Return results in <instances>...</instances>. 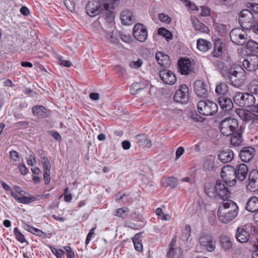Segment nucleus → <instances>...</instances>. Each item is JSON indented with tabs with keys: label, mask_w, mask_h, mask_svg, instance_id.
<instances>
[{
	"label": "nucleus",
	"mask_w": 258,
	"mask_h": 258,
	"mask_svg": "<svg viewBox=\"0 0 258 258\" xmlns=\"http://www.w3.org/2000/svg\"><path fill=\"white\" fill-rule=\"evenodd\" d=\"M43 172H50L51 165L49 161L46 157L41 158Z\"/></svg>",
	"instance_id": "obj_43"
},
{
	"label": "nucleus",
	"mask_w": 258,
	"mask_h": 258,
	"mask_svg": "<svg viewBox=\"0 0 258 258\" xmlns=\"http://www.w3.org/2000/svg\"><path fill=\"white\" fill-rule=\"evenodd\" d=\"M143 61L141 59H138L137 60L132 61L130 62V68L134 69H137L140 68L143 64Z\"/></svg>",
	"instance_id": "obj_46"
},
{
	"label": "nucleus",
	"mask_w": 258,
	"mask_h": 258,
	"mask_svg": "<svg viewBox=\"0 0 258 258\" xmlns=\"http://www.w3.org/2000/svg\"><path fill=\"white\" fill-rule=\"evenodd\" d=\"M23 228L27 231L32 233V234L33 233L34 231V230L36 228L35 227H33L27 224H26L25 223L24 225H23Z\"/></svg>",
	"instance_id": "obj_64"
},
{
	"label": "nucleus",
	"mask_w": 258,
	"mask_h": 258,
	"mask_svg": "<svg viewBox=\"0 0 258 258\" xmlns=\"http://www.w3.org/2000/svg\"><path fill=\"white\" fill-rule=\"evenodd\" d=\"M32 112L34 115L44 117L47 116L46 109L42 106H35L32 108Z\"/></svg>",
	"instance_id": "obj_33"
},
{
	"label": "nucleus",
	"mask_w": 258,
	"mask_h": 258,
	"mask_svg": "<svg viewBox=\"0 0 258 258\" xmlns=\"http://www.w3.org/2000/svg\"><path fill=\"white\" fill-rule=\"evenodd\" d=\"M226 26L222 24H218L216 25V28L218 33L221 35L224 36L226 33Z\"/></svg>",
	"instance_id": "obj_48"
},
{
	"label": "nucleus",
	"mask_w": 258,
	"mask_h": 258,
	"mask_svg": "<svg viewBox=\"0 0 258 258\" xmlns=\"http://www.w3.org/2000/svg\"><path fill=\"white\" fill-rule=\"evenodd\" d=\"M225 47V44L219 38L215 39L214 50L212 52L214 57H219L221 56L223 52V49Z\"/></svg>",
	"instance_id": "obj_30"
},
{
	"label": "nucleus",
	"mask_w": 258,
	"mask_h": 258,
	"mask_svg": "<svg viewBox=\"0 0 258 258\" xmlns=\"http://www.w3.org/2000/svg\"><path fill=\"white\" fill-rule=\"evenodd\" d=\"M18 168L21 173L23 175H26L27 173V169L24 164H20Z\"/></svg>",
	"instance_id": "obj_58"
},
{
	"label": "nucleus",
	"mask_w": 258,
	"mask_h": 258,
	"mask_svg": "<svg viewBox=\"0 0 258 258\" xmlns=\"http://www.w3.org/2000/svg\"><path fill=\"white\" fill-rule=\"evenodd\" d=\"M191 21L193 26L196 31H199L200 32L208 33L209 32V29L204 24L200 22L199 20L195 17L191 18Z\"/></svg>",
	"instance_id": "obj_28"
},
{
	"label": "nucleus",
	"mask_w": 258,
	"mask_h": 258,
	"mask_svg": "<svg viewBox=\"0 0 258 258\" xmlns=\"http://www.w3.org/2000/svg\"><path fill=\"white\" fill-rule=\"evenodd\" d=\"M27 163L30 166L34 165L36 163V159L33 155H31L29 156L27 160Z\"/></svg>",
	"instance_id": "obj_62"
},
{
	"label": "nucleus",
	"mask_w": 258,
	"mask_h": 258,
	"mask_svg": "<svg viewBox=\"0 0 258 258\" xmlns=\"http://www.w3.org/2000/svg\"><path fill=\"white\" fill-rule=\"evenodd\" d=\"M184 149L183 147H179L176 151V159H178L183 154Z\"/></svg>",
	"instance_id": "obj_59"
},
{
	"label": "nucleus",
	"mask_w": 258,
	"mask_h": 258,
	"mask_svg": "<svg viewBox=\"0 0 258 258\" xmlns=\"http://www.w3.org/2000/svg\"><path fill=\"white\" fill-rule=\"evenodd\" d=\"M179 72L182 75H187L192 72L191 62L189 59L179 60Z\"/></svg>",
	"instance_id": "obj_25"
},
{
	"label": "nucleus",
	"mask_w": 258,
	"mask_h": 258,
	"mask_svg": "<svg viewBox=\"0 0 258 258\" xmlns=\"http://www.w3.org/2000/svg\"><path fill=\"white\" fill-rule=\"evenodd\" d=\"M249 182L247 185V189L253 191L258 189V172L252 171L249 175Z\"/></svg>",
	"instance_id": "obj_22"
},
{
	"label": "nucleus",
	"mask_w": 258,
	"mask_h": 258,
	"mask_svg": "<svg viewBox=\"0 0 258 258\" xmlns=\"http://www.w3.org/2000/svg\"><path fill=\"white\" fill-rule=\"evenodd\" d=\"M248 229L250 230L252 234H255V227L251 224L246 225L245 229L242 227H238L237 229L235 237L238 242L243 243L248 241L250 235Z\"/></svg>",
	"instance_id": "obj_10"
},
{
	"label": "nucleus",
	"mask_w": 258,
	"mask_h": 258,
	"mask_svg": "<svg viewBox=\"0 0 258 258\" xmlns=\"http://www.w3.org/2000/svg\"><path fill=\"white\" fill-rule=\"evenodd\" d=\"M120 0H98L88 2L86 6V13L91 17L98 15H112L115 7L119 4Z\"/></svg>",
	"instance_id": "obj_2"
},
{
	"label": "nucleus",
	"mask_w": 258,
	"mask_h": 258,
	"mask_svg": "<svg viewBox=\"0 0 258 258\" xmlns=\"http://www.w3.org/2000/svg\"><path fill=\"white\" fill-rule=\"evenodd\" d=\"M136 142L140 146L143 147L150 148L151 147V141L146 135L140 134L136 136Z\"/></svg>",
	"instance_id": "obj_29"
},
{
	"label": "nucleus",
	"mask_w": 258,
	"mask_h": 258,
	"mask_svg": "<svg viewBox=\"0 0 258 258\" xmlns=\"http://www.w3.org/2000/svg\"><path fill=\"white\" fill-rule=\"evenodd\" d=\"M155 58L161 66L165 68H168L170 66L171 62L168 55L165 54L162 52L158 51L155 55Z\"/></svg>",
	"instance_id": "obj_26"
},
{
	"label": "nucleus",
	"mask_w": 258,
	"mask_h": 258,
	"mask_svg": "<svg viewBox=\"0 0 258 258\" xmlns=\"http://www.w3.org/2000/svg\"><path fill=\"white\" fill-rule=\"evenodd\" d=\"M239 208L235 202L229 200L219 205L218 209V217L219 221L224 224L232 221L237 216Z\"/></svg>",
	"instance_id": "obj_4"
},
{
	"label": "nucleus",
	"mask_w": 258,
	"mask_h": 258,
	"mask_svg": "<svg viewBox=\"0 0 258 258\" xmlns=\"http://www.w3.org/2000/svg\"><path fill=\"white\" fill-rule=\"evenodd\" d=\"M242 66L249 72H254L258 69V55L248 56L242 61Z\"/></svg>",
	"instance_id": "obj_16"
},
{
	"label": "nucleus",
	"mask_w": 258,
	"mask_h": 258,
	"mask_svg": "<svg viewBox=\"0 0 258 258\" xmlns=\"http://www.w3.org/2000/svg\"><path fill=\"white\" fill-rule=\"evenodd\" d=\"M120 18L122 24L124 25H131L136 21V18L133 12L127 9L121 12Z\"/></svg>",
	"instance_id": "obj_20"
},
{
	"label": "nucleus",
	"mask_w": 258,
	"mask_h": 258,
	"mask_svg": "<svg viewBox=\"0 0 258 258\" xmlns=\"http://www.w3.org/2000/svg\"><path fill=\"white\" fill-rule=\"evenodd\" d=\"M36 200H38V199L34 197L23 196L20 197V198L18 199V202L19 203L24 204H28Z\"/></svg>",
	"instance_id": "obj_40"
},
{
	"label": "nucleus",
	"mask_w": 258,
	"mask_h": 258,
	"mask_svg": "<svg viewBox=\"0 0 258 258\" xmlns=\"http://www.w3.org/2000/svg\"><path fill=\"white\" fill-rule=\"evenodd\" d=\"M167 184L171 187L174 188L176 186V179L173 177H170L167 179Z\"/></svg>",
	"instance_id": "obj_53"
},
{
	"label": "nucleus",
	"mask_w": 258,
	"mask_h": 258,
	"mask_svg": "<svg viewBox=\"0 0 258 258\" xmlns=\"http://www.w3.org/2000/svg\"><path fill=\"white\" fill-rule=\"evenodd\" d=\"M215 67L220 72L222 77L228 80L231 85L235 87H239L244 85L246 80V74L241 67H234L229 69L221 60L215 61Z\"/></svg>",
	"instance_id": "obj_1"
},
{
	"label": "nucleus",
	"mask_w": 258,
	"mask_h": 258,
	"mask_svg": "<svg viewBox=\"0 0 258 258\" xmlns=\"http://www.w3.org/2000/svg\"><path fill=\"white\" fill-rule=\"evenodd\" d=\"M236 113L240 118L243 120L248 122L251 120L252 125L258 132V116L251 112L244 109H239L237 110Z\"/></svg>",
	"instance_id": "obj_11"
},
{
	"label": "nucleus",
	"mask_w": 258,
	"mask_h": 258,
	"mask_svg": "<svg viewBox=\"0 0 258 258\" xmlns=\"http://www.w3.org/2000/svg\"><path fill=\"white\" fill-rule=\"evenodd\" d=\"M245 208L250 212H258V198L256 197H250L247 201Z\"/></svg>",
	"instance_id": "obj_27"
},
{
	"label": "nucleus",
	"mask_w": 258,
	"mask_h": 258,
	"mask_svg": "<svg viewBox=\"0 0 258 258\" xmlns=\"http://www.w3.org/2000/svg\"><path fill=\"white\" fill-rule=\"evenodd\" d=\"M226 185L228 184L225 181L223 182L217 180L215 186V191L223 202L228 200V199L230 198L231 194Z\"/></svg>",
	"instance_id": "obj_12"
},
{
	"label": "nucleus",
	"mask_w": 258,
	"mask_h": 258,
	"mask_svg": "<svg viewBox=\"0 0 258 258\" xmlns=\"http://www.w3.org/2000/svg\"><path fill=\"white\" fill-rule=\"evenodd\" d=\"M199 241L200 245L204 247L208 251H213L215 249V243L210 234L202 233Z\"/></svg>",
	"instance_id": "obj_15"
},
{
	"label": "nucleus",
	"mask_w": 258,
	"mask_h": 258,
	"mask_svg": "<svg viewBox=\"0 0 258 258\" xmlns=\"http://www.w3.org/2000/svg\"><path fill=\"white\" fill-rule=\"evenodd\" d=\"M239 23L243 29H251L254 23V17L252 13L248 9L241 11L239 16Z\"/></svg>",
	"instance_id": "obj_8"
},
{
	"label": "nucleus",
	"mask_w": 258,
	"mask_h": 258,
	"mask_svg": "<svg viewBox=\"0 0 258 258\" xmlns=\"http://www.w3.org/2000/svg\"><path fill=\"white\" fill-rule=\"evenodd\" d=\"M246 47L249 51L258 53V43L255 41L253 40L247 41Z\"/></svg>",
	"instance_id": "obj_39"
},
{
	"label": "nucleus",
	"mask_w": 258,
	"mask_h": 258,
	"mask_svg": "<svg viewBox=\"0 0 258 258\" xmlns=\"http://www.w3.org/2000/svg\"><path fill=\"white\" fill-rule=\"evenodd\" d=\"M244 29L240 28L233 29L229 34L232 42L238 45H242L247 41V34Z\"/></svg>",
	"instance_id": "obj_9"
},
{
	"label": "nucleus",
	"mask_w": 258,
	"mask_h": 258,
	"mask_svg": "<svg viewBox=\"0 0 258 258\" xmlns=\"http://www.w3.org/2000/svg\"><path fill=\"white\" fill-rule=\"evenodd\" d=\"M158 33L159 35L163 36L167 39H171L172 34L171 32L164 28H159Z\"/></svg>",
	"instance_id": "obj_42"
},
{
	"label": "nucleus",
	"mask_w": 258,
	"mask_h": 258,
	"mask_svg": "<svg viewBox=\"0 0 258 258\" xmlns=\"http://www.w3.org/2000/svg\"><path fill=\"white\" fill-rule=\"evenodd\" d=\"M238 123L237 119L227 117L221 121L219 129L221 134L225 136H230L238 128Z\"/></svg>",
	"instance_id": "obj_6"
},
{
	"label": "nucleus",
	"mask_w": 258,
	"mask_h": 258,
	"mask_svg": "<svg viewBox=\"0 0 258 258\" xmlns=\"http://www.w3.org/2000/svg\"><path fill=\"white\" fill-rule=\"evenodd\" d=\"M189 98L188 88L185 84H182L179 88L176 91L174 100L175 102L185 103H186Z\"/></svg>",
	"instance_id": "obj_13"
},
{
	"label": "nucleus",
	"mask_w": 258,
	"mask_h": 258,
	"mask_svg": "<svg viewBox=\"0 0 258 258\" xmlns=\"http://www.w3.org/2000/svg\"><path fill=\"white\" fill-rule=\"evenodd\" d=\"M198 112L205 116L213 115L218 111L217 104L210 100L200 101L197 104Z\"/></svg>",
	"instance_id": "obj_7"
},
{
	"label": "nucleus",
	"mask_w": 258,
	"mask_h": 258,
	"mask_svg": "<svg viewBox=\"0 0 258 258\" xmlns=\"http://www.w3.org/2000/svg\"><path fill=\"white\" fill-rule=\"evenodd\" d=\"M50 172H43V179L45 184H48L50 181Z\"/></svg>",
	"instance_id": "obj_57"
},
{
	"label": "nucleus",
	"mask_w": 258,
	"mask_h": 258,
	"mask_svg": "<svg viewBox=\"0 0 258 258\" xmlns=\"http://www.w3.org/2000/svg\"><path fill=\"white\" fill-rule=\"evenodd\" d=\"M144 84L141 83H133L130 87V91L133 94H138L141 90H143Z\"/></svg>",
	"instance_id": "obj_38"
},
{
	"label": "nucleus",
	"mask_w": 258,
	"mask_h": 258,
	"mask_svg": "<svg viewBox=\"0 0 258 258\" xmlns=\"http://www.w3.org/2000/svg\"><path fill=\"white\" fill-rule=\"evenodd\" d=\"M255 150L252 147H243L239 153V157L242 161L244 162H249L254 157Z\"/></svg>",
	"instance_id": "obj_18"
},
{
	"label": "nucleus",
	"mask_w": 258,
	"mask_h": 258,
	"mask_svg": "<svg viewBox=\"0 0 258 258\" xmlns=\"http://www.w3.org/2000/svg\"><path fill=\"white\" fill-rule=\"evenodd\" d=\"M248 172L246 164H238L235 167L232 166H225L222 168L221 175L223 180L230 186H234L237 180L241 182L245 179Z\"/></svg>",
	"instance_id": "obj_3"
},
{
	"label": "nucleus",
	"mask_w": 258,
	"mask_h": 258,
	"mask_svg": "<svg viewBox=\"0 0 258 258\" xmlns=\"http://www.w3.org/2000/svg\"><path fill=\"white\" fill-rule=\"evenodd\" d=\"M228 90V85L224 83L221 82L216 85L215 92L216 94L224 96L227 94Z\"/></svg>",
	"instance_id": "obj_35"
},
{
	"label": "nucleus",
	"mask_w": 258,
	"mask_h": 258,
	"mask_svg": "<svg viewBox=\"0 0 258 258\" xmlns=\"http://www.w3.org/2000/svg\"><path fill=\"white\" fill-rule=\"evenodd\" d=\"M234 157L233 151L229 149L221 151L218 155L219 161L223 163H227L232 161Z\"/></svg>",
	"instance_id": "obj_23"
},
{
	"label": "nucleus",
	"mask_w": 258,
	"mask_h": 258,
	"mask_svg": "<svg viewBox=\"0 0 258 258\" xmlns=\"http://www.w3.org/2000/svg\"><path fill=\"white\" fill-rule=\"evenodd\" d=\"M133 35L135 38L141 42H145L148 37V33L146 26L138 23L134 26Z\"/></svg>",
	"instance_id": "obj_14"
},
{
	"label": "nucleus",
	"mask_w": 258,
	"mask_h": 258,
	"mask_svg": "<svg viewBox=\"0 0 258 258\" xmlns=\"http://www.w3.org/2000/svg\"><path fill=\"white\" fill-rule=\"evenodd\" d=\"M194 91L196 95L200 97L206 98L209 94V87L202 80H197L194 83Z\"/></svg>",
	"instance_id": "obj_17"
},
{
	"label": "nucleus",
	"mask_w": 258,
	"mask_h": 258,
	"mask_svg": "<svg viewBox=\"0 0 258 258\" xmlns=\"http://www.w3.org/2000/svg\"><path fill=\"white\" fill-rule=\"evenodd\" d=\"M197 48L201 51L205 52L212 47V43L204 39H199L197 42Z\"/></svg>",
	"instance_id": "obj_31"
},
{
	"label": "nucleus",
	"mask_w": 258,
	"mask_h": 258,
	"mask_svg": "<svg viewBox=\"0 0 258 258\" xmlns=\"http://www.w3.org/2000/svg\"><path fill=\"white\" fill-rule=\"evenodd\" d=\"M158 18L160 20L163 22L169 24L171 22V18L167 15L163 13H161L158 15Z\"/></svg>",
	"instance_id": "obj_49"
},
{
	"label": "nucleus",
	"mask_w": 258,
	"mask_h": 258,
	"mask_svg": "<svg viewBox=\"0 0 258 258\" xmlns=\"http://www.w3.org/2000/svg\"><path fill=\"white\" fill-rule=\"evenodd\" d=\"M115 70L119 73L121 75H123L125 72V69L120 65H117L114 67Z\"/></svg>",
	"instance_id": "obj_63"
},
{
	"label": "nucleus",
	"mask_w": 258,
	"mask_h": 258,
	"mask_svg": "<svg viewBox=\"0 0 258 258\" xmlns=\"http://www.w3.org/2000/svg\"><path fill=\"white\" fill-rule=\"evenodd\" d=\"M133 242L134 244L135 248L138 251H141L142 250L143 246L141 242H140L139 240V237L137 235H136L135 237L133 238Z\"/></svg>",
	"instance_id": "obj_45"
},
{
	"label": "nucleus",
	"mask_w": 258,
	"mask_h": 258,
	"mask_svg": "<svg viewBox=\"0 0 258 258\" xmlns=\"http://www.w3.org/2000/svg\"><path fill=\"white\" fill-rule=\"evenodd\" d=\"M99 34L104 39L109 40L111 43H115L117 41V39L114 37L113 32H108L101 28L99 31Z\"/></svg>",
	"instance_id": "obj_32"
},
{
	"label": "nucleus",
	"mask_w": 258,
	"mask_h": 258,
	"mask_svg": "<svg viewBox=\"0 0 258 258\" xmlns=\"http://www.w3.org/2000/svg\"><path fill=\"white\" fill-rule=\"evenodd\" d=\"M14 233L17 239L21 243H24L26 241L24 235L19 230L17 227L14 228Z\"/></svg>",
	"instance_id": "obj_44"
},
{
	"label": "nucleus",
	"mask_w": 258,
	"mask_h": 258,
	"mask_svg": "<svg viewBox=\"0 0 258 258\" xmlns=\"http://www.w3.org/2000/svg\"><path fill=\"white\" fill-rule=\"evenodd\" d=\"M217 102L221 108L225 111H230L233 108V103L232 100L224 96L218 97Z\"/></svg>",
	"instance_id": "obj_24"
},
{
	"label": "nucleus",
	"mask_w": 258,
	"mask_h": 258,
	"mask_svg": "<svg viewBox=\"0 0 258 258\" xmlns=\"http://www.w3.org/2000/svg\"><path fill=\"white\" fill-rule=\"evenodd\" d=\"M64 249L67 252V258H74L75 253L72 250L71 247L69 246H64Z\"/></svg>",
	"instance_id": "obj_52"
},
{
	"label": "nucleus",
	"mask_w": 258,
	"mask_h": 258,
	"mask_svg": "<svg viewBox=\"0 0 258 258\" xmlns=\"http://www.w3.org/2000/svg\"><path fill=\"white\" fill-rule=\"evenodd\" d=\"M233 101L239 107L251 108L255 102V98L250 93L238 92L233 97Z\"/></svg>",
	"instance_id": "obj_5"
},
{
	"label": "nucleus",
	"mask_w": 258,
	"mask_h": 258,
	"mask_svg": "<svg viewBox=\"0 0 258 258\" xmlns=\"http://www.w3.org/2000/svg\"><path fill=\"white\" fill-rule=\"evenodd\" d=\"M159 76L162 81L165 84L168 85H173L176 81V78L174 74L168 70H163L160 71Z\"/></svg>",
	"instance_id": "obj_19"
},
{
	"label": "nucleus",
	"mask_w": 258,
	"mask_h": 258,
	"mask_svg": "<svg viewBox=\"0 0 258 258\" xmlns=\"http://www.w3.org/2000/svg\"><path fill=\"white\" fill-rule=\"evenodd\" d=\"M64 4L67 7V8L70 11L73 12L75 11V5L73 3H72L71 1L69 0H64Z\"/></svg>",
	"instance_id": "obj_54"
},
{
	"label": "nucleus",
	"mask_w": 258,
	"mask_h": 258,
	"mask_svg": "<svg viewBox=\"0 0 258 258\" xmlns=\"http://www.w3.org/2000/svg\"><path fill=\"white\" fill-rule=\"evenodd\" d=\"M215 188L213 187H210V188H205V192L207 196H208L210 197H212L214 196V191Z\"/></svg>",
	"instance_id": "obj_61"
},
{
	"label": "nucleus",
	"mask_w": 258,
	"mask_h": 258,
	"mask_svg": "<svg viewBox=\"0 0 258 258\" xmlns=\"http://www.w3.org/2000/svg\"><path fill=\"white\" fill-rule=\"evenodd\" d=\"M244 131V127L239 126L236 132H234L230 139L231 144L234 146H239L241 145L243 142L242 134Z\"/></svg>",
	"instance_id": "obj_21"
},
{
	"label": "nucleus",
	"mask_w": 258,
	"mask_h": 258,
	"mask_svg": "<svg viewBox=\"0 0 258 258\" xmlns=\"http://www.w3.org/2000/svg\"><path fill=\"white\" fill-rule=\"evenodd\" d=\"M210 12L208 8L201 7V15L204 17L208 16L210 15Z\"/></svg>",
	"instance_id": "obj_60"
},
{
	"label": "nucleus",
	"mask_w": 258,
	"mask_h": 258,
	"mask_svg": "<svg viewBox=\"0 0 258 258\" xmlns=\"http://www.w3.org/2000/svg\"><path fill=\"white\" fill-rule=\"evenodd\" d=\"M248 90L251 94H258V80H254L249 83L248 85Z\"/></svg>",
	"instance_id": "obj_36"
},
{
	"label": "nucleus",
	"mask_w": 258,
	"mask_h": 258,
	"mask_svg": "<svg viewBox=\"0 0 258 258\" xmlns=\"http://www.w3.org/2000/svg\"><path fill=\"white\" fill-rule=\"evenodd\" d=\"M204 167L205 170L212 171L214 167V161L213 158L207 159L204 164Z\"/></svg>",
	"instance_id": "obj_41"
},
{
	"label": "nucleus",
	"mask_w": 258,
	"mask_h": 258,
	"mask_svg": "<svg viewBox=\"0 0 258 258\" xmlns=\"http://www.w3.org/2000/svg\"><path fill=\"white\" fill-rule=\"evenodd\" d=\"M52 252L55 255L57 258H62V255L64 253V251L61 249H57L53 246H50Z\"/></svg>",
	"instance_id": "obj_47"
},
{
	"label": "nucleus",
	"mask_w": 258,
	"mask_h": 258,
	"mask_svg": "<svg viewBox=\"0 0 258 258\" xmlns=\"http://www.w3.org/2000/svg\"><path fill=\"white\" fill-rule=\"evenodd\" d=\"M184 234L185 237L187 239L191 235V228L189 225H186L184 228Z\"/></svg>",
	"instance_id": "obj_55"
},
{
	"label": "nucleus",
	"mask_w": 258,
	"mask_h": 258,
	"mask_svg": "<svg viewBox=\"0 0 258 258\" xmlns=\"http://www.w3.org/2000/svg\"><path fill=\"white\" fill-rule=\"evenodd\" d=\"M59 63L62 66L68 68L70 67L72 64L71 61L62 59L61 58L59 59Z\"/></svg>",
	"instance_id": "obj_56"
},
{
	"label": "nucleus",
	"mask_w": 258,
	"mask_h": 258,
	"mask_svg": "<svg viewBox=\"0 0 258 258\" xmlns=\"http://www.w3.org/2000/svg\"><path fill=\"white\" fill-rule=\"evenodd\" d=\"M95 229H96V227L92 228L90 230L89 233H88L87 238H86V239L85 241V243L86 245H88L89 243L90 240L92 239V237L95 235L94 231H95Z\"/></svg>",
	"instance_id": "obj_50"
},
{
	"label": "nucleus",
	"mask_w": 258,
	"mask_h": 258,
	"mask_svg": "<svg viewBox=\"0 0 258 258\" xmlns=\"http://www.w3.org/2000/svg\"><path fill=\"white\" fill-rule=\"evenodd\" d=\"M130 210L127 208H118L114 212V215L119 218H125L127 216Z\"/></svg>",
	"instance_id": "obj_37"
},
{
	"label": "nucleus",
	"mask_w": 258,
	"mask_h": 258,
	"mask_svg": "<svg viewBox=\"0 0 258 258\" xmlns=\"http://www.w3.org/2000/svg\"><path fill=\"white\" fill-rule=\"evenodd\" d=\"M10 156L11 158L14 162H18L20 159L19 153L15 150H12L10 152Z\"/></svg>",
	"instance_id": "obj_51"
},
{
	"label": "nucleus",
	"mask_w": 258,
	"mask_h": 258,
	"mask_svg": "<svg viewBox=\"0 0 258 258\" xmlns=\"http://www.w3.org/2000/svg\"><path fill=\"white\" fill-rule=\"evenodd\" d=\"M220 242L222 247L224 250H229L232 247V243L230 238L227 236H222L221 237Z\"/></svg>",
	"instance_id": "obj_34"
}]
</instances>
